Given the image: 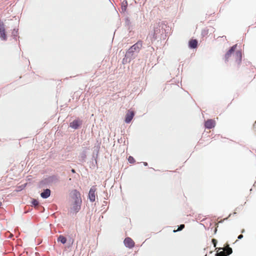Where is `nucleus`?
I'll list each match as a JSON object with an SVG mask.
<instances>
[{
	"instance_id": "f257e3e1",
	"label": "nucleus",
	"mask_w": 256,
	"mask_h": 256,
	"mask_svg": "<svg viewBox=\"0 0 256 256\" xmlns=\"http://www.w3.org/2000/svg\"><path fill=\"white\" fill-rule=\"evenodd\" d=\"M72 204L71 209L75 212H78L80 209L82 200L80 194L76 190H72L71 192Z\"/></svg>"
},
{
	"instance_id": "f03ea898",
	"label": "nucleus",
	"mask_w": 256,
	"mask_h": 256,
	"mask_svg": "<svg viewBox=\"0 0 256 256\" xmlns=\"http://www.w3.org/2000/svg\"><path fill=\"white\" fill-rule=\"evenodd\" d=\"M142 46V41L139 40L136 44L132 46L126 52V54L132 55L134 52H139Z\"/></svg>"
},
{
	"instance_id": "7ed1b4c3",
	"label": "nucleus",
	"mask_w": 256,
	"mask_h": 256,
	"mask_svg": "<svg viewBox=\"0 0 256 256\" xmlns=\"http://www.w3.org/2000/svg\"><path fill=\"white\" fill-rule=\"evenodd\" d=\"M0 37L4 40H6L7 38L4 24L2 22H0Z\"/></svg>"
},
{
	"instance_id": "20e7f679",
	"label": "nucleus",
	"mask_w": 256,
	"mask_h": 256,
	"mask_svg": "<svg viewBox=\"0 0 256 256\" xmlns=\"http://www.w3.org/2000/svg\"><path fill=\"white\" fill-rule=\"evenodd\" d=\"M234 62L238 64H240L242 61V54L240 50L236 51L233 56Z\"/></svg>"
},
{
	"instance_id": "39448f33",
	"label": "nucleus",
	"mask_w": 256,
	"mask_h": 256,
	"mask_svg": "<svg viewBox=\"0 0 256 256\" xmlns=\"http://www.w3.org/2000/svg\"><path fill=\"white\" fill-rule=\"evenodd\" d=\"M96 188L94 186H92L90 188L89 193H88V197L90 200L92 202H94L96 200Z\"/></svg>"
},
{
	"instance_id": "423d86ee",
	"label": "nucleus",
	"mask_w": 256,
	"mask_h": 256,
	"mask_svg": "<svg viewBox=\"0 0 256 256\" xmlns=\"http://www.w3.org/2000/svg\"><path fill=\"white\" fill-rule=\"evenodd\" d=\"M134 116V112L133 110H129L126 116L125 122L130 123Z\"/></svg>"
},
{
	"instance_id": "0eeeda50",
	"label": "nucleus",
	"mask_w": 256,
	"mask_h": 256,
	"mask_svg": "<svg viewBox=\"0 0 256 256\" xmlns=\"http://www.w3.org/2000/svg\"><path fill=\"white\" fill-rule=\"evenodd\" d=\"M124 245L130 248H132L134 246V241L130 238H126L124 240Z\"/></svg>"
},
{
	"instance_id": "6e6552de",
	"label": "nucleus",
	"mask_w": 256,
	"mask_h": 256,
	"mask_svg": "<svg viewBox=\"0 0 256 256\" xmlns=\"http://www.w3.org/2000/svg\"><path fill=\"white\" fill-rule=\"evenodd\" d=\"M237 44H235L232 46L230 48L227 52L224 58L226 60L228 61L229 58L231 56L232 54H234V52L236 50V48Z\"/></svg>"
},
{
	"instance_id": "1a4fd4ad",
	"label": "nucleus",
	"mask_w": 256,
	"mask_h": 256,
	"mask_svg": "<svg viewBox=\"0 0 256 256\" xmlns=\"http://www.w3.org/2000/svg\"><path fill=\"white\" fill-rule=\"evenodd\" d=\"M81 124V120H75L70 124V126L74 129H78Z\"/></svg>"
},
{
	"instance_id": "9d476101",
	"label": "nucleus",
	"mask_w": 256,
	"mask_h": 256,
	"mask_svg": "<svg viewBox=\"0 0 256 256\" xmlns=\"http://www.w3.org/2000/svg\"><path fill=\"white\" fill-rule=\"evenodd\" d=\"M215 121L213 120H208L205 122V127L207 128L210 129L214 127Z\"/></svg>"
},
{
	"instance_id": "9b49d317",
	"label": "nucleus",
	"mask_w": 256,
	"mask_h": 256,
	"mask_svg": "<svg viewBox=\"0 0 256 256\" xmlns=\"http://www.w3.org/2000/svg\"><path fill=\"white\" fill-rule=\"evenodd\" d=\"M219 250H222V248H219ZM222 250L226 256L230 255L232 252V248L229 246L228 244H227Z\"/></svg>"
},
{
	"instance_id": "f8f14e48",
	"label": "nucleus",
	"mask_w": 256,
	"mask_h": 256,
	"mask_svg": "<svg viewBox=\"0 0 256 256\" xmlns=\"http://www.w3.org/2000/svg\"><path fill=\"white\" fill-rule=\"evenodd\" d=\"M50 190L49 189H46L44 192L40 194L41 196L44 198H46L50 196Z\"/></svg>"
},
{
	"instance_id": "ddd939ff",
	"label": "nucleus",
	"mask_w": 256,
	"mask_h": 256,
	"mask_svg": "<svg viewBox=\"0 0 256 256\" xmlns=\"http://www.w3.org/2000/svg\"><path fill=\"white\" fill-rule=\"evenodd\" d=\"M189 46L192 48H195L198 46V41L196 40H190L188 44Z\"/></svg>"
},
{
	"instance_id": "4468645a",
	"label": "nucleus",
	"mask_w": 256,
	"mask_h": 256,
	"mask_svg": "<svg viewBox=\"0 0 256 256\" xmlns=\"http://www.w3.org/2000/svg\"><path fill=\"white\" fill-rule=\"evenodd\" d=\"M58 241L61 242L63 244H64L66 242V238L63 236L60 235L58 238Z\"/></svg>"
},
{
	"instance_id": "2eb2a0df",
	"label": "nucleus",
	"mask_w": 256,
	"mask_h": 256,
	"mask_svg": "<svg viewBox=\"0 0 256 256\" xmlns=\"http://www.w3.org/2000/svg\"><path fill=\"white\" fill-rule=\"evenodd\" d=\"M128 161L130 163V164H134L135 162V160L134 159V158L132 156H130L128 158Z\"/></svg>"
},
{
	"instance_id": "dca6fc26",
	"label": "nucleus",
	"mask_w": 256,
	"mask_h": 256,
	"mask_svg": "<svg viewBox=\"0 0 256 256\" xmlns=\"http://www.w3.org/2000/svg\"><path fill=\"white\" fill-rule=\"evenodd\" d=\"M216 256H227L224 251H221L216 254Z\"/></svg>"
},
{
	"instance_id": "f3484780",
	"label": "nucleus",
	"mask_w": 256,
	"mask_h": 256,
	"mask_svg": "<svg viewBox=\"0 0 256 256\" xmlns=\"http://www.w3.org/2000/svg\"><path fill=\"white\" fill-rule=\"evenodd\" d=\"M184 228V224H180V226L178 228V230H174V232H176L177 231H180V230H182Z\"/></svg>"
},
{
	"instance_id": "a211bd4d",
	"label": "nucleus",
	"mask_w": 256,
	"mask_h": 256,
	"mask_svg": "<svg viewBox=\"0 0 256 256\" xmlns=\"http://www.w3.org/2000/svg\"><path fill=\"white\" fill-rule=\"evenodd\" d=\"M32 204L33 205L36 206L38 204V202L36 200H33L32 201Z\"/></svg>"
},
{
	"instance_id": "6ab92c4d",
	"label": "nucleus",
	"mask_w": 256,
	"mask_h": 256,
	"mask_svg": "<svg viewBox=\"0 0 256 256\" xmlns=\"http://www.w3.org/2000/svg\"><path fill=\"white\" fill-rule=\"evenodd\" d=\"M212 242L214 246L216 247V244H217V240L216 239L213 238L212 240Z\"/></svg>"
},
{
	"instance_id": "aec40b11",
	"label": "nucleus",
	"mask_w": 256,
	"mask_h": 256,
	"mask_svg": "<svg viewBox=\"0 0 256 256\" xmlns=\"http://www.w3.org/2000/svg\"><path fill=\"white\" fill-rule=\"evenodd\" d=\"M243 238V236L242 234H240V236H238V239H241L242 238Z\"/></svg>"
},
{
	"instance_id": "412c9836",
	"label": "nucleus",
	"mask_w": 256,
	"mask_h": 256,
	"mask_svg": "<svg viewBox=\"0 0 256 256\" xmlns=\"http://www.w3.org/2000/svg\"><path fill=\"white\" fill-rule=\"evenodd\" d=\"M71 171H72V173H75L76 172V171H75V170L74 169H72Z\"/></svg>"
},
{
	"instance_id": "4be33fe9",
	"label": "nucleus",
	"mask_w": 256,
	"mask_h": 256,
	"mask_svg": "<svg viewBox=\"0 0 256 256\" xmlns=\"http://www.w3.org/2000/svg\"><path fill=\"white\" fill-rule=\"evenodd\" d=\"M255 123H256V122H255Z\"/></svg>"
}]
</instances>
